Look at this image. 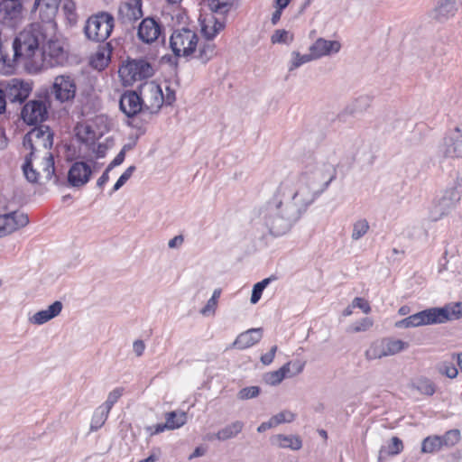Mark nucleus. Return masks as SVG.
I'll list each match as a JSON object with an SVG mask.
<instances>
[{
	"mask_svg": "<svg viewBox=\"0 0 462 462\" xmlns=\"http://www.w3.org/2000/svg\"><path fill=\"white\" fill-rule=\"evenodd\" d=\"M335 166L323 160L313 159L306 162L301 172L295 178L283 181L277 195L300 217L323 194L336 179Z\"/></svg>",
	"mask_w": 462,
	"mask_h": 462,
	"instance_id": "f257e3e1",
	"label": "nucleus"
},
{
	"mask_svg": "<svg viewBox=\"0 0 462 462\" xmlns=\"http://www.w3.org/2000/svg\"><path fill=\"white\" fill-rule=\"evenodd\" d=\"M258 220L276 236L284 235L300 218L277 194L258 210Z\"/></svg>",
	"mask_w": 462,
	"mask_h": 462,
	"instance_id": "f03ea898",
	"label": "nucleus"
},
{
	"mask_svg": "<svg viewBox=\"0 0 462 462\" xmlns=\"http://www.w3.org/2000/svg\"><path fill=\"white\" fill-rule=\"evenodd\" d=\"M39 22L32 23L24 28L14 42V57L25 60L27 66L32 68V61L39 55V46L49 37H53L54 32H47Z\"/></svg>",
	"mask_w": 462,
	"mask_h": 462,
	"instance_id": "7ed1b4c3",
	"label": "nucleus"
},
{
	"mask_svg": "<svg viewBox=\"0 0 462 462\" xmlns=\"http://www.w3.org/2000/svg\"><path fill=\"white\" fill-rule=\"evenodd\" d=\"M22 170L25 179L31 183L50 181L54 176V159L51 153L26 154Z\"/></svg>",
	"mask_w": 462,
	"mask_h": 462,
	"instance_id": "20e7f679",
	"label": "nucleus"
},
{
	"mask_svg": "<svg viewBox=\"0 0 462 462\" xmlns=\"http://www.w3.org/2000/svg\"><path fill=\"white\" fill-rule=\"evenodd\" d=\"M53 134L49 126L42 125L35 127L27 133L23 141L24 150L28 154H46L51 153L50 149L52 146Z\"/></svg>",
	"mask_w": 462,
	"mask_h": 462,
	"instance_id": "39448f33",
	"label": "nucleus"
},
{
	"mask_svg": "<svg viewBox=\"0 0 462 462\" xmlns=\"http://www.w3.org/2000/svg\"><path fill=\"white\" fill-rule=\"evenodd\" d=\"M409 343L393 337H383L370 344L365 351L367 361L382 359L383 357L397 355L409 347Z\"/></svg>",
	"mask_w": 462,
	"mask_h": 462,
	"instance_id": "423d86ee",
	"label": "nucleus"
},
{
	"mask_svg": "<svg viewBox=\"0 0 462 462\" xmlns=\"http://www.w3.org/2000/svg\"><path fill=\"white\" fill-rule=\"evenodd\" d=\"M114 28V17L106 12L90 16L85 24L86 37L93 42H104L111 34Z\"/></svg>",
	"mask_w": 462,
	"mask_h": 462,
	"instance_id": "0eeeda50",
	"label": "nucleus"
},
{
	"mask_svg": "<svg viewBox=\"0 0 462 462\" xmlns=\"http://www.w3.org/2000/svg\"><path fill=\"white\" fill-rule=\"evenodd\" d=\"M46 41L47 44L42 47V51L32 61L34 70L60 66L66 60V53L61 43L53 40L52 37H49Z\"/></svg>",
	"mask_w": 462,
	"mask_h": 462,
	"instance_id": "6e6552de",
	"label": "nucleus"
},
{
	"mask_svg": "<svg viewBox=\"0 0 462 462\" xmlns=\"http://www.w3.org/2000/svg\"><path fill=\"white\" fill-rule=\"evenodd\" d=\"M460 188V184L448 188L443 195L433 202L430 209L429 217L430 220L438 221L448 215L456 208L461 199Z\"/></svg>",
	"mask_w": 462,
	"mask_h": 462,
	"instance_id": "1a4fd4ad",
	"label": "nucleus"
},
{
	"mask_svg": "<svg viewBox=\"0 0 462 462\" xmlns=\"http://www.w3.org/2000/svg\"><path fill=\"white\" fill-rule=\"evenodd\" d=\"M199 43L196 32L190 29L175 30L170 39V45L176 56L189 57L195 52Z\"/></svg>",
	"mask_w": 462,
	"mask_h": 462,
	"instance_id": "9d476101",
	"label": "nucleus"
},
{
	"mask_svg": "<svg viewBox=\"0 0 462 462\" xmlns=\"http://www.w3.org/2000/svg\"><path fill=\"white\" fill-rule=\"evenodd\" d=\"M118 73L125 85H132L134 81L151 77L153 69L148 61L140 59L127 60L119 68Z\"/></svg>",
	"mask_w": 462,
	"mask_h": 462,
	"instance_id": "9b49d317",
	"label": "nucleus"
},
{
	"mask_svg": "<svg viewBox=\"0 0 462 462\" xmlns=\"http://www.w3.org/2000/svg\"><path fill=\"white\" fill-rule=\"evenodd\" d=\"M109 130L108 118L106 116H97L84 125L78 132V136L87 144H95V142L101 138Z\"/></svg>",
	"mask_w": 462,
	"mask_h": 462,
	"instance_id": "f8f14e48",
	"label": "nucleus"
},
{
	"mask_svg": "<svg viewBox=\"0 0 462 462\" xmlns=\"http://www.w3.org/2000/svg\"><path fill=\"white\" fill-rule=\"evenodd\" d=\"M143 108L156 113L164 103V95L161 87L153 81L144 82L139 88Z\"/></svg>",
	"mask_w": 462,
	"mask_h": 462,
	"instance_id": "ddd939ff",
	"label": "nucleus"
},
{
	"mask_svg": "<svg viewBox=\"0 0 462 462\" xmlns=\"http://www.w3.org/2000/svg\"><path fill=\"white\" fill-rule=\"evenodd\" d=\"M1 88L11 103H23L32 91V84L20 79L0 81Z\"/></svg>",
	"mask_w": 462,
	"mask_h": 462,
	"instance_id": "4468645a",
	"label": "nucleus"
},
{
	"mask_svg": "<svg viewBox=\"0 0 462 462\" xmlns=\"http://www.w3.org/2000/svg\"><path fill=\"white\" fill-rule=\"evenodd\" d=\"M29 223L28 216L21 211L0 214V238L23 228Z\"/></svg>",
	"mask_w": 462,
	"mask_h": 462,
	"instance_id": "2eb2a0df",
	"label": "nucleus"
},
{
	"mask_svg": "<svg viewBox=\"0 0 462 462\" xmlns=\"http://www.w3.org/2000/svg\"><path fill=\"white\" fill-rule=\"evenodd\" d=\"M23 19L21 0H2L0 2V21L10 27L19 24Z\"/></svg>",
	"mask_w": 462,
	"mask_h": 462,
	"instance_id": "dca6fc26",
	"label": "nucleus"
},
{
	"mask_svg": "<svg viewBox=\"0 0 462 462\" xmlns=\"http://www.w3.org/2000/svg\"><path fill=\"white\" fill-rule=\"evenodd\" d=\"M59 6V0H35L33 5V11H39V17L42 22L39 23L44 26L47 32H54L56 30V23L54 17L57 14Z\"/></svg>",
	"mask_w": 462,
	"mask_h": 462,
	"instance_id": "f3484780",
	"label": "nucleus"
},
{
	"mask_svg": "<svg viewBox=\"0 0 462 462\" xmlns=\"http://www.w3.org/2000/svg\"><path fill=\"white\" fill-rule=\"evenodd\" d=\"M76 89L75 81L69 75H60L54 79L51 94L56 100L64 103L75 97Z\"/></svg>",
	"mask_w": 462,
	"mask_h": 462,
	"instance_id": "a211bd4d",
	"label": "nucleus"
},
{
	"mask_svg": "<svg viewBox=\"0 0 462 462\" xmlns=\"http://www.w3.org/2000/svg\"><path fill=\"white\" fill-rule=\"evenodd\" d=\"M48 117V107L43 100H31L22 110V118L28 125H37Z\"/></svg>",
	"mask_w": 462,
	"mask_h": 462,
	"instance_id": "6ab92c4d",
	"label": "nucleus"
},
{
	"mask_svg": "<svg viewBox=\"0 0 462 462\" xmlns=\"http://www.w3.org/2000/svg\"><path fill=\"white\" fill-rule=\"evenodd\" d=\"M433 324H438L437 318L434 308H430L397 321L395 327L398 328H409Z\"/></svg>",
	"mask_w": 462,
	"mask_h": 462,
	"instance_id": "aec40b11",
	"label": "nucleus"
},
{
	"mask_svg": "<svg viewBox=\"0 0 462 462\" xmlns=\"http://www.w3.org/2000/svg\"><path fill=\"white\" fill-rule=\"evenodd\" d=\"M92 172L93 170L90 163L76 162L69 171L68 181L72 187H83L89 181Z\"/></svg>",
	"mask_w": 462,
	"mask_h": 462,
	"instance_id": "412c9836",
	"label": "nucleus"
},
{
	"mask_svg": "<svg viewBox=\"0 0 462 462\" xmlns=\"http://www.w3.org/2000/svg\"><path fill=\"white\" fill-rule=\"evenodd\" d=\"M162 33V25L155 19L146 17L143 19L137 29L138 39L147 44L154 42Z\"/></svg>",
	"mask_w": 462,
	"mask_h": 462,
	"instance_id": "4be33fe9",
	"label": "nucleus"
},
{
	"mask_svg": "<svg viewBox=\"0 0 462 462\" xmlns=\"http://www.w3.org/2000/svg\"><path fill=\"white\" fill-rule=\"evenodd\" d=\"M199 21L201 32L208 40L215 38L226 25L225 16L214 13L204 15Z\"/></svg>",
	"mask_w": 462,
	"mask_h": 462,
	"instance_id": "5701e85b",
	"label": "nucleus"
},
{
	"mask_svg": "<svg viewBox=\"0 0 462 462\" xmlns=\"http://www.w3.org/2000/svg\"><path fill=\"white\" fill-rule=\"evenodd\" d=\"M341 50V43L338 41L327 40L325 38H318L310 47L309 51L311 52L314 60L323 57L337 54Z\"/></svg>",
	"mask_w": 462,
	"mask_h": 462,
	"instance_id": "b1692460",
	"label": "nucleus"
},
{
	"mask_svg": "<svg viewBox=\"0 0 462 462\" xmlns=\"http://www.w3.org/2000/svg\"><path fill=\"white\" fill-rule=\"evenodd\" d=\"M142 0H127L119 7V17L124 23H132L143 15Z\"/></svg>",
	"mask_w": 462,
	"mask_h": 462,
	"instance_id": "393cba45",
	"label": "nucleus"
},
{
	"mask_svg": "<svg viewBox=\"0 0 462 462\" xmlns=\"http://www.w3.org/2000/svg\"><path fill=\"white\" fill-rule=\"evenodd\" d=\"M119 106L122 112L128 117L135 116L143 108L140 93L134 91L124 93L120 98Z\"/></svg>",
	"mask_w": 462,
	"mask_h": 462,
	"instance_id": "a878e982",
	"label": "nucleus"
},
{
	"mask_svg": "<svg viewBox=\"0 0 462 462\" xmlns=\"http://www.w3.org/2000/svg\"><path fill=\"white\" fill-rule=\"evenodd\" d=\"M63 309V304L56 300L52 304L47 307L45 310H42L29 317L28 321L32 325H43L52 319L58 317Z\"/></svg>",
	"mask_w": 462,
	"mask_h": 462,
	"instance_id": "bb28decb",
	"label": "nucleus"
},
{
	"mask_svg": "<svg viewBox=\"0 0 462 462\" xmlns=\"http://www.w3.org/2000/svg\"><path fill=\"white\" fill-rule=\"evenodd\" d=\"M165 423L154 426L152 435L163 432L165 430H176L187 422V414L184 411H173L165 414Z\"/></svg>",
	"mask_w": 462,
	"mask_h": 462,
	"instance_id": "cd10ccee",
	"label": "nucleus"
},
{
	"mask_svg": "<svg viewBox=\"0 0 462 462\" xmlns=\"http://www.w3.org/2000/svg\"><path fill=\"white\" fill-rule=\"evenodd\" d=\"M263 337L262 328H250L237 336L232 347L245 349L257 344Z\"/></svg>",
	"mask_w": 462,
	"mask_h": 462,
	"instance_id": "c85d7f7f",
	"label": "nucleus"
},
{
	"mask_svg": "<svg viewBox=\"0 0 462 462\" xmlns=\"http://www.w3.org/2000/svg\"><path fill=\"white\" fill-rule=\"evenodd\" d=\"M438 324L458 319L462 316V302L434 308Z\"/></svg>",
	"mask_w": 462,
	"mask_h": 462,
	"instance_id": "c756f323",
	"label": "nucleus"
},
{
	"mask_svg": "<svg viewBox=\"0 0 462 462\" xmlns=\"http://www.w3.org/2000/svg\"><path fill=\"white\" fill-rule=\"evenodd\" d=\"M273 446L279 448H289L291 450H300L302 448V440L296 435L277 434L271 438Z\"/></svg>",
	"mask_w": 462,
	"mask_h": 462,
	"instance_id": "7c9ffc66",
	"label": "nucleus"
},
{
	"mask_svg": "<svg viewBox=\"0 0 462 462\" xmlns=\"http://www.w3.org/2000/svg\"><path fill=\"white\" fill-rule=\"evenodd\" d=\"M447 153L462 158V128L456 127L446 138Z\"/></svg>",
	"mask_w": 462,
	"mask_h": 462,
	"instance_id": "2f4dec72",
	"label": "nucleus"
},
{
	"mask_svg": "<svg viewBox=\"0 0 462 462\" xmlns=\"http://www.w3.org/2000/svg\"><path fill=\"white\" fill-rule=\"evenodd\" d=\"M458 5H461L459 0H445L435 8V18L439 22H444L453 17Z\"/></svg>",
	"mask_w": 462,
	"mask_h": 462,
	"instance_id": "473e14b6",
	"label": "nucleus"
},
{
	"mask_svg": "<svg viewBox=\"0 0 462 462\" xmlns=\"http://www.w3.org/2000/svg\"><path fill=\"white\" fill-rule=\"evenodd\" d=\"M291 362H287L278 370L265 373L263 376V382L272 386L280 384L285 377H291Z\"/></svg>",
	"mask_w": 462,
	"mask_h": 462,
	"instance_id": "72a5a7b5",
	"label": "nucleus"
},
{
	"mask_svg": "<svg viewBox=\"0 0 462 462\" xmlns=\"http://www.w3.org/2000/svg\"><path fill=\"white\" fill-rule=\"evenodd\" d=\"M245 424L241 420H235L217 431V440L226 441L228 439L236 438L239 433L242 432Z\"/></svg>",
	"mask_w": 462,
	"mask_h": 462,
	"instance_id": "f704fd0d",
	"label": "nucleus"
},
{
	"mask_svg": "<svg viewBox=\"0 0 462 462\" xmlns=\"http://www.w3.org/2000/svg\"><path fill=\"white\" fill-rule=\"evenodd\" d=\"M110 53L111 50L108 48V44L99 48L91 60L92 66L99 70L105 69L110 60Z\"/></svg>",
	"mask_w": 462,
	"mask_h": 462,
	"instance_id": "c9c22d12",
	"label": "nucleus"
},
{
	"mask_svg": "<svg viewBox=\"0 0 462 462\" xmlns=\"http://www.w3.org/2000/svg\"><path fill=\"white\" fill-rule=\"evenodd\" d=\"M312 60H314V58L310 51L306 54H301L298 51H293L291 53V60L289 61V66H288L289 71H292V70L300 68V66H302L306 63H309Z\"/></svg>",
	"mask_w": 462,
	"mask_h": 462,
	"instance_id": "e433bc0d",
	"label": "nucleus"
},
{
	"mask_svg": "<svg viewBox=\"0 0 462 462\" xmlns=\"http://www.w3.org/2000/svg\"><path fill=\"white\" fill-rule=\"evenodd\" d=\"M62 12L67 23L70 26H74L79 20L77 13V4L73 0H65L62 5Z\"/></svg>",
	"mask_w": 462,
	"mask_h": 462,
	"instance_id": "4c0bfd02",
	"label": "nucleus"
},
{
	"mask_svg": "<svg viewBox=\"0 0 462 462\" xmlns=\"http://www.w3.org/2000/svg\"><path fill=\"white\" fill-rule=\"evenodd\" d=\"M370 226L365 218H359L352 225L351 238L354 241L361 239L369 231Z\"/></svg>",
	"mask_w": 462,
	"mask_h": 462,
	"instance_id": "58836bf2",
	"label": "nucleus"
},
{
	"mask_svg": "<svg viewBox=\"0 0 462 462\" xmlns=\"http://www.w3.org/2000/svg\"><path fill=\"white\" fill-rule=\"evenodd\" d=\"M109 411L104 408L102 405L97 407L96 411H94L91 424H90V430H97L100 429L107 420Z\"/></svg>",
	"mask_w": 462,
	"mask_h": 462,
	"instance_id": "ea45409f",
	"label": "nucleus"
},
{
	"mask_svg": "<svg viewBox=\"0 0 462 462\" xmlns=\"http://www.w3.org/2000/svg\"><path fill=\"white\" fill-rule=\"evenodd\" d=\"M208 6L212 13L218 15H225L233 5V0H208Z\"/></svg>",
	"mask_w": 462,
	"mask_h": 462,
	"instance_id": "a19ab883",
	"label": "nucleus"
},
{
	"mask_svg": "<svg viewBox=\"0 0 462 462\" xmlns=\"http://www.w3.org/2000/svg\"><path fill=\"white\" fill-rule=\"evenodd\" d=\"M442 448V442L439 436L427 437L422 441L421 451L423 453H433Z\"/></svg>",
	"mask_w": 462,
	"mask_h": 462,
	"instance_id": "79ce46f5",
	"label": "nucleus"
},
{
	"mask_svg": "<svg viewBox=\"0 0 462 462\" xmlns=\"http://www.w3.org/2000/svg\"><path fill=\"white\" fill-rule=\"evenodd\" d=\"M412 387L422 394L432 395L435 393V386L427 378H420L412 383Z\"/></svg>",
	"mask_w": 462,
	"mask_h": 462,
	"instance_id": "37998d69",
	"label": "nucleus"
},
{
	"mask_svg": "<svg viewBox=\"0 0 462 462\" xmlns=\"http://www.w3.org/2000/svg\"><path fill=\"white\" fill-rule=\"evenodd\" d=\"M215 44L212 42H206L199 47L197 58L201 62L206 63L210 60L215 56Z\"/></svg>",
	"mask_w": 462,
	"mask_h": 462,
	"instance_id": "c03bdc74",
	"label": "nucleus"
},
{
	"mask_svg": "<svg viewBox=\"0 0 462 462\" xmlns=\"http://www.w3.org/2000/svg\"><path fill=\"white\" fill-rule=\"evenodd\" d=\"M293 41V34L284 29L275 30L271 36V42L273 44L284 43L290 44Z\"/></svg>",
	"mask_w": 462,
	"mask_h": 462,
	"instance_id": "a18cd8bd",
	"label": "nucleus"
},
{
	"mask_svg": "<svg viewBox=\"0 0 462 462\" xmlns=\"http://www.w3.org/2000/svg\"><path fill=\"white\" fill-rule=\"evenodd\" d=\"M270 282L271 278H265L254 285L250 299L252 304H256L260 300L263 290L268 286Z\"/></svg>",
	"mask_w": 462,
	"mask_h": 462,
	"instance_id": "49530a36",
	"label": "nucleus"
},
{
	"mask_svg": "<svg viewBox=\"0 0 462 462\" xmlns=\"http://www.w3.org/2000/svg\"><path fill=\"white\" fill-rule=\"evenodd\" d=\"M372 326H373V320L369 318H364V319L351 324L347 328V332H350V333L364 332V331L368 330Z\"/></svg>",
	"mask_w": 462,
	"mask_h": 462,
	"instance_id": "de8ad7c7",
	"label": "nucleus"
},
{
	"mask_svg": "<svg viewBox=\"0 0 462 462\" xmlns=\"http://www.w3.org/2000/svg\"><path fill=\"white\" fill-rule=\"evenodd\" d=\"M442 447H453L460 439V431L458 430H451L440 437Z\"/></svg>",
	"mask_w": 462,
	"mask_h": 462,
	"instance_id": "09e8293b",
	"label": "nucleus"
},
{
	"mask_svg": "<svg viewBox=\"0 0 462 462\" xmlns=\"http://www.w3.org/2000/svg\"><path fill=\"white\" fill-rule=\"evenodd\" d=\"M275 427L282 423H289L294 420L295 414L291 411H282L271 417Z\"/></svg>",
	"mask_w": 462,
	"mask_h": 462,
	"instance_id": "8fccbe9b",
	"label": "nucleus"
},
{
	"mask_svg": "<svg viewBox=\"0 0 462 462\" xmlns=\"http://www.w3.org/2000/svg\"><path fill=\"white\" fill-rule=\"evenodd\" d=\"M261 389L258 386H248L242 388L237 393V398L241 401L253 399L260 394Z\"/></svg>",
	"mask_w": 462,
	"mask_h": 462,
	"instance_id": "3c124183",
	"label": "nucleus"
},
{
	"mask_svg": "<svg viewBox=\"0 0 462 462\" xmlns=\"http://www.w3.org/2000/svg\"><path fill=\"white\" fill-rule=\"evenodd\" d=\"M134 171H135L134 166L128 167L124 171V173L119 177V179L114 185L113 189L110 194H112V193L117 191L119 189H121L126 183V181L131 178V176L133 175Z\"/></svg>",
	"mask_w": 462,
	"mask_h": 462,
	"instance_id": "603ef678",
	"label": "nucleus"
},
{
	"mask_svg": "<svg viewBox=\"0 0 462 462\" xmlns=\"http://www.w3.org/2000/svg\"><path fill=\"white\" fill-rule=\"evenodd\" d=\"M122 394V388H116L113 390L111 393H109L106 401L102 404V406L110 411L113 405L118 401Z\"/></svg>",
	"mask_w": 462,
	"mask_h": 462,
	"instance_id": "864d4df0",
	"label": "nucleus"
},
{
	"mask_svg": "<svg viewBox=\"0 0 462 462\" xmlns=\"http://www.w3.org/2000/svg\"><path fill=\"white\" fill-rule=\"evenodd\" d=\"M403 449L402 441L397 438L393 437L391 439V444L389 445L388 453L390 455H397Z\"/></svg>",
	"mask_w": 462,
	"mask_h": 462,
	"instance_id": "5fc2aeb1",
	"label": "nucleus"
},
{
	"mask_svg": "<svg viewBox=\"0 0 462 462\" xmlns=\"http://www.w3.org/2000/svg\"><path fill=\"white\" fill-rule=\"evenodd\" d=\"M352 307L353 308H359L363 310L364 313L367 314L371 311V308L367 301H365L364 299L356 297L352 301Z\"/></svg>",
	"mask_w": 462,
	"mask_h": 462,
	"instance_id": "6e6d98bb",
	"label": "nucleus"
},
{
	"mask_svg": "<svg viewBox=\"0 0 462 462\" xmlns=\"http://www.w3.org/2000/svg\"><path fill=\"white\" fill-rule=\"evenodd\" d=\"M217 305V303L214 300L209 299L205 307L200 310V313L203 316L212 315L215 313Z\"/></svg>",
	"mask_w": 462,
	"mask_h": 462,
	"instance_id": "4d7b16f0",
	"label": "nucleus"
},
{
	"mask_svg": "<svg viewBox=\"0 0 462 462\" xmlns=\"http://www.w3.org/2000/svg\"><path fill=\"white\" fill-rule=\"evenodd\" d=\"M276 351H277V346H273L270 351L264 355H263L261 356V362L264 365H268L270 364L273 363V359H274V356H275V354H276Z\"/></svg>",
	"mask_w": 462,
	"mask_h": 462,
	"instance_id": "13d9d810",
	"label": "nucleus"
},
{
	"mask_svg": "<svg viewBox=\"0 0 462 462\" xmlns=\"http://www.w3.org/2000/svg\"><path fill=\"white\" fill-rule=\"evenodd\" d=\"M145 349V344L143 340H135L133 344V350L137 356H141Z\"/></svg>",
	"mask_w": 462,
	"mask_h": 462,
	"instance_id": "bf43d9fd",
	"label": "nucleus"
},
{
	"mask_svg": "<svg viewBox=\"0 0 462 462\" xmlns=\"http://www.w3.org/2000/svg\"><path fill=\"white\" fill-rule=\"evenodd\" d=\"M125 156V150H122L115 157V159L110 162V164L107 167L112 170L114 167L120 165L124 162Z\"/></svg>",
	"mask_w": 462,
	"mask_h": 462,
	"instance_id": "052dcab7",
	"label": "nucleus"
},
{
	"mask_svg": "<svg viewBox=\"0 0 462 462\" xmlns=\"http://www.w3.org/2000/svg\"><path fill=\"white\" fill-rule=\"evenodd\" d=\"M111 169L108 167L106 169V171L103 172V174L99 177V179L97 181V185L99 188H102L109 180V171Z\"/></svg>",
	"mask_w": 462,
	"mask_h": 462,
	"instance_id": "680f3d73",
	"label": "nucleus"
},
{
	"mask_svg": "<svg viewBox=\"0 0 462 462\" xmlns=\"http://www.w3.org/2000/svg\"><path fill=\"white\" fill-rule=\"evenodd\" d=\"M183 236H176L173 238H171L169 243L168 246L170 248H176L182 245L183 243Z\"/></svg>",
	"mask_w": 462,
	"mask_h": 462,
	"instance_id": "e2e57ef3",
	"label": "nucleus"
},
{
	"mask_svg": "<svg viewBox=\"0 0 462 462\" xmlns=\"http://www.w3.org/2000/svg\"><path fill=\"white\" fill-rule=\"evenodd\" d=\"M275 427L274 423H273V420L272 419L270 418V420L268 421H264L263 423H261L258 428H257V431L262 433V432H264L266 431L267 430L271 429V428H273Z\"/></svg>",
	"mask_w": 462,
	"mask_h": 462,
	"instance_id": "0e129e2a",
	"label": "nucleus"
},
{
	"mask_svg": "<svg viewBox=\"0 0 462 462\" xmlns=\"http://www.w3.org/2000/svg\"><path fill=\"white\" fill-rule=\"evenodd\" d=\"M88 145L91 147L93 152L97 153V157H103L105 155V152H106V147L105 145H103L101 143H98L97 150L95 148L96 143L95 144H88Z\"/></svg>",
	"mask_w": 462,
	"mask_h": 462,
	"instance_id": "69168bd1",
	"label": "nucleus"
},
{
	"mask_svg": "<svg viewBox=\"0 0 462 462\" xmlns=\"http://www.w3.org/2000/svg\"><path fill=\"white\" fill-rule=\"evenodd\" d=\"M166 96H164V102L171 105L175 100V93L170 88H166Z\"/></svg>",
	"mask_w": 462,
	"mask_h": 462,
	"instance_id": "338daca9",
	"label": "nucleus"
},
{
	"mask_svg": "<svg viewBox=\"0 0 462 462\" xmlns=\"http://www.w3.org/2000/svg\"><path fill=\"white\" fill-rule=\"evenodd\" d=\"M444 374L448 377V378H455L457 377V369L455 367V366H447L445 368V371H444Z\"/></svg>",
	"mask_w": 462,
	"mask_h": 462,
	"instance_id": "774afa93",
	"label": "nucleus"
}]
</instances>
